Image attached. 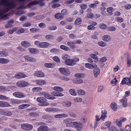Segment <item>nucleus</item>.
Returning <instances> with one entry per match:
<instances>
[{"label": "nucleus", "mask_w": 131, "mask_h": 131, "mask_svg": "<svg viewBox=\"0 0 131 131\" xmlns=\"http://www.w3.org/2000/svg\"><path fill=\"white\" fill-rule=\"evenodd\" d=\"M0 4L1 5H4L5 7H8L3 10L4 13L5 14L8 12L10 9L15 8L16 6L14 3L12 2H7L6 0H2Z\"/></svg>", "instance_id": "obj_1"}, {"label": "nucleus", "mask_w": 131, "mask_h": 131, "mask_svg": "<svg viewBox=\"0 0 131 131\" xmlns=\"http://www.w3.org/2000/svg\"><path fill=\"white\" fill-rule=\"evenodd\" d=\"M37 101L40 103V105L41 106H45L49 105V103L46 102V100L44 97H38L37 99Z\"/></svg>", "instance_id": "obj_2"}, {"label": "nucleus", "mask_w": 131, "mask_h": 131, "mask_svg": "<svg viewBox=\"0 0 131 131\" xmlns=\"http://www.w3.org/2000/svg\"><path fill=\"white\" fill-rule=\"evenodd\" d=\"M22 128L25 131H29L33 128L32 125L28 124H23L21 125Z\"/></svg>", "instance_id": "obj_3"}, {"label": "nucleus", "mask_w": 131, "mask_h": 131, "mask_svg": "<svg viewBox=\"0 0 131 131\" xmlns=\"http://www.w3.org/2000/svg\"><path fill=\"white\" fill-rule=\"evenodd\" d=\"M82 124L80 122L78 121L74 122V126L77 130L80 131L83 128Z\"/></svg>", "instance_id": "obj_4"}, {"label": "nucleus", "mask_w": 131, "mask_h": 131, "mask_svg": "<svg viewBox=\"0 0 131 131\" xmlns=\"http://www.w3.org/2000/svg\"><path fill=\"white\" fill-rule=\"evenodd\" d=\"M16 85L18 87L24 88L28 85V83L24 81H19L17 83Z\"/></svg>", "instance_id": "obj_5"}, {"label": "nucleus", "mask_w": 131, "mask_h": 131, "mask_svg": "<svg viewBox=\"0 0 131 131\" xmlns=\"http://www.w3.org/2000/svg\"><path fill=\"white\" fill-rule=\"evenodd\" d=\"M13 95L15 97L18 98H23L25 97L24 94L19 92H15L13 93Z\"/></svg>", "instance_id": "obj_6"}, {"label": "nucleus", "mask_w": 131, "mask_h": 131, "mask_svg": "<svg viewBox=\"0 0 131 131\" xmlns=\"http://www.w3.org/2000/svg\"><path fill=\"white\" fill-rule=\"evenodd\" d=\"M59 70L61 73L66 75H67L70 73L68 69L67 68L61 67L59 69Z\"/></svg>", "instance_id": "obj_7"}, {"label": "nucleus", "mask_w": 131, "mask_h": 131, "mask_svg": "<svg viewBox=\"0 0 131 131\" xmlns=\"http://www.w3.org/2000/svg\"><path fill=\"white\" fill-rule=\"evenodd\" d=\"M0 113L1 114L6 116H10L12 115L11 112L4 109L1 110Z\"/></svg>", "instance_id": "obj_8"}, {"label": "nucleus", "mask_w": 131, "mask_h": 131, "mask_svg": "<svg viewBox=\"0 0 131 131\" xmlns=\"http://www.w3.org/2000/svg\"><path fill=\"white\" fill-rule=\"evenodd\" d=\"M122 84L123 85L125 84L128 85H131V80L128 78H123L122 81Z\"/></svg>", "instance_id": "obj_9"}, {"label": "nucleus", "mask_w": 131, "mask_h": 131, "mask_svg": "<svg viewBox=\"0 0 131 131\" xmlns=\"http://www.w3.org/2000/svg\"><path fill=\"white\" fill-rule=\"evenodd\" d=\"M12 106L8 102L0 101V107H12Z\"/></svg>", "instance_id": "obj_10"}, {"label": "nucleus", "mask_w": 131, "mask_h": 131, "mask_svg": "<svg viewBox=\"0 0 131 131\" xmlns=\"http://www.w3.org/2000/svg\"><path fill=\"white\" fill-rule=\"evenodd\" d=\"M26 75L25 74L19 72L16 74L15 75V77L17 79H21L26 77Z\"/></svg>", "instance_id": "obj_11"}, {"label": "nucleus", "mask_w": 131, "mask_h": 131, "mask_svg": "<svg viewBox=\"0 0 131 131\" xmlns=\"http://www.w3.org/2000/svg\"><path fill=\"white\" fill-rule=\"evenodd\" d=\"M25 59L27 61L30 62H33L36 61V59L34 58L29 55H26L24 57Z\"/></svg>", "instance_id": "obj_12"}, {"label": "nucleus", "mask_w": 131, "mask_h": 131, "mask_svg": "<svg viewBox=\"0 0 131 131\" xmlns=\"http://www.w3.org/2000/svg\"><path fill=\"white\" fill-rule=\"evenodd\" d=\"M45 111L47 112L55 113L58 111V109L54 108H48L45 109Z\"/></svg>", "instance_id": "obj_13"}, {"label": "nucleus", "mask_w": 131, "mask_h": 131, "mask_svg": "<svg viewBox=\"0 0 131 131\" xmlns=\"http://www.w3.org/2000/svg\"><path fill=\"white\" fill-rule=\"evenodd\" d=\"M65 64L69 66H72L74 64L72 59H69L66 60L65 61Z\"/></svg>", "instance_id": "obj_14"}, {"label": "nucleus", "mask_w": 131, "mask_h": 131, "mask_svg": "<svg viewBox=\"0 0 131 131\" xmlns=\"http://www.w3.org/2000/svg\"><path fill=\"white\" fill-rule=\"evenodd\" d=\"M21 45L26 48L30 47L31 46V43L27 41H23L21 43Z\"/></svg>", "instance_id": "obj_15"}, {"label": "nucleus", "mask_w": 131, "mask_h": 131, "mask_svg": "<svg viewBox=\"0 0 131 131\" xmlns=\"http://www.w3.org/2000/svg\"><path fill=\"white\" fill-rule=\"evenodd\" d=\"M48 127L45 126H41L38 129V131H48Z\"/></svg>", "instance_id": "obj_16"}, {"label": "nucleus", "mask_w": 131, "mask_h": 131, "mask_svg": "<svg viewBox=\"0 0 131 131\" xmlns=\"http://www.w3.org/2000/svg\"><path fill=\"white\" fill-rule=\"evenodd\" d=\"M35 75L38 77L42 78L44 77L45 75L43 72L40 71H37L35 72Z\"/></svg>", "instance_id": "obj_17"}, {"label": "nucleus", "mask_w": 131, "mask_h": 131, "mask_svg": "<svg viewBox=\"0 0 131 131\" xmlns=\"http://www.w3.org/2000/svg\"><path fill=\"white\" fill-rule=\"evenodd\" d=\"M49 43L47 42H41L39 43V47L41 48H46L49 45Z\"/></svg>", "instance_id": "obj_18"}, {"label": "nucleus", "mask_w": 131, "mask_h": 131, "mask_svg": "<svg viewBox=\"0 0 131 131\" xmlns=\"http://www.w3.org/2000/svg\"><path fill=\"white\" fill-rule=\"evenodd\" d=\"M102 114L100 118L101 120L104 121L105 118L107 117V116L106 114H107V111L104 110V111L102 110Z\"/></svg>", "instance_id": "obj_19"}, {"label": "nucleus", "mask_w": 131, "mask_h": 131, "mask_svg": "<svg viewBox=\"0 0 131 131\" xmlns=\"http://www.w3.org/2000/svg\"><path fill=\"white\" fill-rule=\"evenodd\" d=\"M10 102L12 104H18L20 103V101L19 100L14 99H11Z\"/></svg>", "instance_id": "obj_20"}, {"label": "nucleus", "mask_w": 131, "mask_h": 131, "mask_svg": "<svg viewBox=\"0 0 131 131\" xmlns=\"http://www.w3.org/2000/svg\"><path fill=\"white\" fill-rule=\"evenodd\" d=\"M68 116V115L65 114H57L54 116V117L56 118H60L62 117H67Z\"/></svg>", "instance_id": "obj_21"}, {"label": "nucleus", "mask_w": 131, "mask_h": 131, "mask_svg": "<svg viewBox=\"0 0 131 131\" xmlns=\"http://www.w3.org/2000/svg\"><path fill=\"white\" fill-rule=\"evenodd\" d=\"M51 94L53 96L58 97H61L63 96V94L62 93L58 92H52Z\"/></svg>", "instance_id": "obj_22"}, {"label": "nucleus", "mask_w": 131, "mask_h": 131, "mask_svg": "<svg viewBox=\"0 0 131 131\" xmlns=\"http://www.w3.org/2000/svg\"><path fill=\"white\" fill-rule=\"evenodd\" d=\"M9 62L8 59L3 58H0V63L3 64L7 63Z\"/></svg>", "instance_id": "obj_23"}, {"label": "nucleus", "mask_w": 131, "mask_h": 131, "mask_svg": "<svg viewBox=\"0 0 131 131\" xmlns=\"http://www.w3.org/2000/svg\"><path fill=\"white\" fill-rule=\"evenodd\" d=\"M100 73V70L99 68L98 67H96L93 71L94 75L95 77H97L98 75Z\"/></svg>", "instance_id": "obj_24"}, {"label": "nucleus", "mask_w": 131, "mask_h": 131, "mask_svg": "<svg viewBox=\"0 0 131 131\" xmlns=\"http://www.w3.org/2000/svg\"><path fill=\"white\" fill-rule=\"evenodd\" d=\"M127 99L126 98H123L121 100L120 102L123 103V106L124 107H127Z\"/></svg>", "instance_id": "obj_25"}, {"label": "nucleus", "mask_w": 131, "mask_h": 131, "mask_svg": "<svg viewBox=\"0 0 131 131\" xmlns=\"http://www.w3.org/2000/svg\"><path fill=\"white\" fill-rule=\"evenodd\" d=\"M111 107L114 111H116L117 110V107L116 104L115 102H113L111 104Z\"/></svg>", "instance_id": "obj_26"}, {"label": "nucleus", "mask_w": 131, "mask_h": 131, "mask_svg": "<svg viewBox=\"0 0 131 131\" xmlns=\"http://www.w3.org/2000/svg\"><path fill=\"white\" fill-rule=\"evenodd\" d=\"M44 96L46 98L50 100H53L56 99L55 97L54 96H52L51 95L48 94H44Z\"/></svg>", "instance_id": "obj_27"}, {"label": "nucleus", "mask_w": 131, "mask_h": 131, "mask_svg": "<svg viewBox=\"0 0 131 131\" xmlns=\"http://www.w3.org/2000/svg\"><path fill=\"white\" fill-rule=\"evenodd\" d=\"M102 39L103 40L107 42L110 40L111 38L109 35H104L102 37Z\"/></svg>", "instance_id": "obj_28"}, {"label": "nucleus", "mask_w": 131, "mask_h": 131, "mask_svg": "<svg viewBox=\"0 0 131 131\" xmlns=\"http://www.w3.org/2000/svg\"><path fill=\"white\" fill-rule=\"evenodd\" d=\"M29 52L32 54H36L38 52V50L35 48H29Z\"/></svg>", "instance_id": "obj_29"}, {"label": "nucleus", "mask_w": 131, "mask_h": 131, "mask_svg": "<svg viewBox=\"0 0 131 131\" xmlns=\"http://www.w3.org/2000/svg\"><path fill=\"white\" fill-rule=\"evenodd\" d=\"M30 106V105L28 104H23L19 106V108L20 109H23L28 107Z\"/></svg>", "instance_id": "obj_30"}, {"label": "nucleus", "mask_w": 131, "mask_h": 131, "mask_svg": "<svg viewBox=\"0 0 131 131\" xmlns=\"http://www.w3.org/2000/svg\"><path fill=\"white\" fill-rule=\"evenodd\" d=\"M82 22L81 19L80 18H78L75 20L74 24L75 25H80Z\"/></svg>", "instance_id": "obj_31"}, {"label": "nucleus", "mask_w": 131, "mask_h": 131, "mask_svg": "<svg viewBox=\"0 0 131 131\" xmlns=\"http://www.w3.org/2000/svg\"><path fill=\"white\" fill-rule=\"evenodd\" d=\"M75 43L74 42L72 41H68L67 43V45L70 46V48L73 49L75 48Z\"/></svg>", "instance_id": "obj_32"}, {"label": "nucleus", "mask_w": 131, "mask_h": 131, "mask_svg": "<svg viewBox=\"0 0 131 131\" xmlns=\"http://www.w3.org/2000/svg\"><path fill=\"white\" fill-rule=\"evenodd\" d=\"M55 17L57 19H62L64 17V16L60 13H57L55 15Z\"/></svg>", "instance_id": "obj_33"}, {"label": "nucleus", "mask_w": 131, "mask_h": 131, "mask_svg": "<svg viewBox=\"0 0 131 131\" xmlns=\"http://www.w3.org/2000/svg\"><path fill=\"white\" fill-rule=\"evenodd\" d=\"M53 89L54 91L58 92H61L63 91V88L59 86H55L53 88Z\"/></svg>", "instance_id": "obj_34"}, {"label": "nucleus", "mask_w": 131, "mask_h": 131, "mask_svg": "<svg viewBox=\"0 0 131 131\" xmlns=\"http://www.w3.org/2000/svg\"><path fill=\"white\" fill-rule=\"evenodd\" d=\"M29 115L30 116H32L33 117H38L39 116V114L36 112H31L29 113Z\"/></svg>", "instance_id": "obj_35"}, {"label": "nucleus", "mask_w": 131, "mask_h": 131, "mask_svg": "<svg viewBox=\"0 0 131 131\" xmlns=\"http://www.w3.org/2000/svg\"><path fill=\"white\" fill-rule=\"evenodd\" d=\"M37 84L39 85H42L46 84V82L45 80H38L37 81Z\"/></svg>", "instance_id": "obj_36"}, {"label": "nucleus", "mask_w": 131, "mask_h": 131, "mask_svg": "<svg viewBox=\"0 0 131 131\" xmlns=\"http://www.w3.org/2000/svg\"><path fill=\"white\" fill-rule=\"evenodd\" d=\"M71 103L69 101H67L63 102V105L67 107H69L71 105Z\"/></svg>", "instance_id": "obj_37"}, {"label": "nucleus", "mask_w": 131, "mask_h": 131, "mask_svg": "<svg viewBox=\"0 0 131 131\" xmlns=\"http://www.w3.org/2000/svg\"><path fill=\"white\" fill-rule=\"evenodd\" d=\"M44 65L46 67L49 68H52L54 66V64L51 63H45Z\"/></svg>", "instance_id": "obj_38"}, {"label": "nucleus", "mask_w": 131, "mask_h": 131, "mask_svg": "<svg viewBox=\"0 0 131 131\" xmlns=\"http://www.w3.org/2000/svg\"><path fill=\"white\" fill-rule=\"evenodd\" d=\"M85 75V74L83 73H78L75 74V76L77 78H82Z\"/></svg>", "instance_id": "obj_39"}, {"label": "nucleus", "mask_w": 131, "mask_h": 131, "mask_svg": "<svg viewBox=\"0 0 131 131\" xmlns=\"http://www.w3.org/2000/svg\"><path fill=\"white\" fill-rule=\"evenodd\" d=\"M8 56V53L6 51H0V57H4Z\"/></svg>", "instance_id": "obj_40"}, {"label": "nucleus", "mask_w": 131, "mask_h": 131, "mask_svg": "<svg viewBox=\"0 0 131 131\" xmlns=\"http://www.w3.org/2000/svg\"><path fill=\"white\" fill-rule=\"evenodd\" d=\"M60 48L61 49L63 50H64L66 51H68L70 49L68 47H67L66 46L64 45H60Z\"/></svg>", "instance_id": "obj_41"}, {"label": "nucleus", "mask_w": 131, "mask_h": 131, "mask_svg": "<svg viewBox=\"0 0 131 131\" xmlns=\"http://www.w3.org/2000/svg\"><path fill=\"white\" fill-rule=\"evenodd\" d=\"M107 12L110 13L111 15H112L113 14L112 12L113 11V8L112 7H108L107 8Z\"/></svg>", "instance_id": "obj_42"}, {"label": "nucleus", "mask_w": 131, "mask_h": 131, "mask_svg": "<svg viewBox=\"0 0 131 131\" xmlns=\"http://www.w3.org/2000/svg\"><path fill=\"white\" fill-rule=\"evenodd\" d=\"M116 122L117 125L119 127H121L122 126V123L121 121L118 119H117L116 120Z\"/></svg>", "instance_id": "obj_43"}, {"label": "nucleus", "mask_w": 131, "mask_h": 131, "mask_svg": "<svg viewBox=\"0 0 131 131\" xmlns=\"http://www.w3.org/2000/svg\"><path fill=\"white\" fill-rule=\"evenodd\" d=\"M99 27L102 29H106L107 28V26L105 24L102 23L100 25Z\"/></svg>", "instance_id": "obj_44"}, {"label": "nucleus", "mask_w": 131, "mask_h": 131, "mask_svg": "<svg viewBox=\"0 0 131 131\" xmlns=\"http://www.w3.org/2000/svg\"><path fill=\"white\" fill-rule=\"evenodd\" d=\"M106 29L109 31H114L116 30V28L113 26L108 27Z\"/></svg>", "instance_id": "obj_45"}, {"label": "nucleus", "mask_w": 131, "mask_h": 131, "mask_svg": "<svg viewBox=\"0 0 131 131\" xmlns=\"http://www.w3.org/2000/svg\"><path fill=\"white\" fill-rule=\"evenodd\" d=\"M109 131H119L116 127L114 126H112L109 129Z\"/></svg>", "instance_id": "obj_46"}, {"label": "nucleus", "mask_w": 131, "mask_h": 131, "mask_svg": "<svg viewBox=\"0 0 131 131\" xmlns=\"http://www.w3.org/2000/svg\"><path fill=\"white\" fill-rule=\"evenodd\" d=\"M42 89V88L41 87H35L33 88L32 90L34 91L38 92L41 91Z\"/></svg>", "instance_id": "obj_47"}, {"label": "nucleus", "mask_w": 131, "mask_h": 131, "mask_svg": "<svg viewBox=\"0 0 131 131\" xmlns=\"http://www.w3.org/2000/svg\"><path fill=\"white\" fill-rule=\"evenodd\" d=\"M126 60L127 61V67H129L131 66V59H129V57H128Z\"/></svg>", "instance_id": "obj_48"}, {"label": "nucleus", "mask_w": 131, "mask_h": 131, "mask_svg": "<svg viewBox=\"0 0 131 131\" xmlns=\"http://www.w3.org/2000/svg\"><path fill=\"white\" fill-rule=\"evenodd\" d=\"M38 1H34L31 2L28 5V6H29L32 5H36L38 4Z\"/></svg>", "instance_id": "obj_49"}, {"label": "nucleus", "mask_w": 131, "mask_h": 131, "mask_svg": "<svg viewBox=\"0 0 131 131\" xmlns=\"http://www.w3.org/2000/svg\"><path fill=\"white\" fill-rule=\"evenodd\" d=\"M57 27L54 26H49L48 28V29L50 30H55L57 29Z\"/></svg>", "instance_id": "obj_50"}, {"label": "nucleus", "mask_w": 131, "mask_h": 131, "mask_svg": "<svg viewBox=\"0 0 131 131\" xmlns=\"http://www.w3.org/2000/svg\"><path fill=\"white\" fill-rule=\"evenodd\" d=\"M24 31L25 30L23 28H21L18 29L16 32L18 34H21L24 32Z\"/></svg>", "instance_id": "obj_51"}, {"label": "nucleus", "mask_w": 131, "mask_h": 131, "mask_svg": "<svg viewBox=\"0 0 131 131\" xmlns=\"http://www.w3.org/2000/svg\"><path fill=\"white\" fill-rule=\"evenodd\" d=\"M53 36L50 35H46L45 36V38L47 40H50L53 39Z\"/></svg>", "instance_id": "obj_52"}, {"label": "nucleus", "mask_w": 131, "mask_h": 131, "mask_svg": "<svg viewBox=\"0 0 131 131\" xmlns=\"http://www.w3.org/2000/svg\"><path fill=\"white\" fill-rule=\"evenodd\" d=\"M60 78L61 80H63L65 81H67L69 80V78L67 77H64L63 76H62L60 77Z\"/></svg>", "instance_id": "obj_53"}, {"label": "nucleus", "mask_w": 131, "mask_h": 131, "mask_svg": "<svg viewBox=\"0 0 131 131\" xmlns=\"http://www.w3.org/2000/svg\"><path fill=\"white\" fill-rule=\"evenodd\" d=\"M83 82V80L82 79H77L74 81V83L77 84H81Z\"/></svg>", "instance_id": "obj_54"}, {"label": "nucleus", "mask_w": 131, "mask_h": 131, "mask_svg": "<svg viewBox=\"0 0 131 131\" xmlns=\"http://www.w3.org/2000/svg\"><path fill=\"white\" fill-rule=\"evenodd\" d=\"M77 92L78 94L79 95H84L85 93L84 91L81 90H77Z\"/></svg>", "instance_id": "obj_55"}, {"label": "nucleus", "mask_w": 131, "mask_h": 131, "mask_svg": "<svg viewBox=\"0 0 131 131\" xmlns=\"http://www.w3.org/2000/svg\"><path fill=\"white\" fill-rule=\"evenodd\" d=\"M98 45L101 47H104L106 45V43L104 41H100L99 42Z\"/></svg>", "instance_id": "obj_56"}, {"label": "nucleus", "mask_w": 131, "mask_h": 131, "mask_svg": "<svg viewBox=\"0 0 131 131\" xmlns=\"http://www.w3.org/2000/svg\"><path fill=\"white\" fill-rule=\"evenodd\" d=\"M69 92L71 95L73 96H76L77 95V94L74 89H71L69 90Z\"/></svg>", "instance_id": "obj_57"}, {"label": "nucleus", "mask_w": 131, "mask_h": 131, "mask_svg": "<svg viewBox=\"0 0 131 131\" xmlns=\"http://www.w3.org/2000/svg\"><path fill=\"white\" fill-rule=\"evenodd\" d=\"M85 66L88 68L92 69L91 66H93L91 65V64L89 63H86L85 64Z\"/></svg>", "instance_id": "obj_58"}, {"label": "nucleus", "mask_w": 131, "mask_h": 131, "mask_svg": "<svg viewBox=\"0 0 131 131\" xmlns=\"http://www.w3.org/2000/svg\"><path fill=\"white\" fill-rule=\"evenodd\" d=\"M8 99V97H6L3 95H0V99L3 100H6Z\"/></svg>", "instance_id": "obj_59"}, {"label": "nucleus", "mask_w": 131, "mask_h": 131, "mask_svg": "<svg viewBox=\"0 0 131 131\" xmlns=\"http://www.w3.org/2000/svg\"><path fill=\"white\" fill-rule=\"evenodd\" d=\"M74 122H68L66 124V126L67 127H73V126H74Z\"/></svg>", "instance_id": "obj_60"}, {"label": "nucleus", "mask_w": 131, "mask_h": 131, "mask_svg": "<svg viewBox=\"0 0 131 131\" xmlns=\"http://www.w3.org/2000/svg\"><path fill=\"white\" fill-rule=\"evenodd\" d=\"M50 117H51L48 115H43L42 117V118L44 119H48Z\"/></svg>", "instance_id": "obj_61"}, {"label": "nucleus", "mask_w": 131, "mask_h": 131, "mask_svg": "<svg viewBox=\"0 0 131 131\" xmlns=\"http://www.w3.org/2000/svg\"><path fill=\"white\" fill-rule=\"evenodd\" d=\"M61 13L63 15H65L68 14V12L66 9H63L62 10Z\"/></svg>", "instance_id": "obj_62"}, {"label": "nucleus", "mask_w": 131, "mask_h": 131, "mask_svg": "<svg viewBox=\"0 0 131 131\" xmlns=\"http://www.w3.org/2000/svg\"><path fill=\"white\" fill-rule=\"evenodd\" d=\"M50 52L53 53H56L59 52V50L56 48H53L50 50Z\"/></svg>", "instance_id": "obj_63"}, {"label": "nucleus", "mask_w": 131, "mask_h": 131, "mask_svg": "<svg viewBox=\"0 0 131 131\" xmlns=\"http://www.w3.org/2000/svg\"><path fill=\"white\" fill-rule=\"evenodd\" d=\"M53 60L56 62L59 63L60 62V60L59 58L57 56H55L53 57Z\"/></svg>", "instance_id": "obj_64"}]
</instances>
